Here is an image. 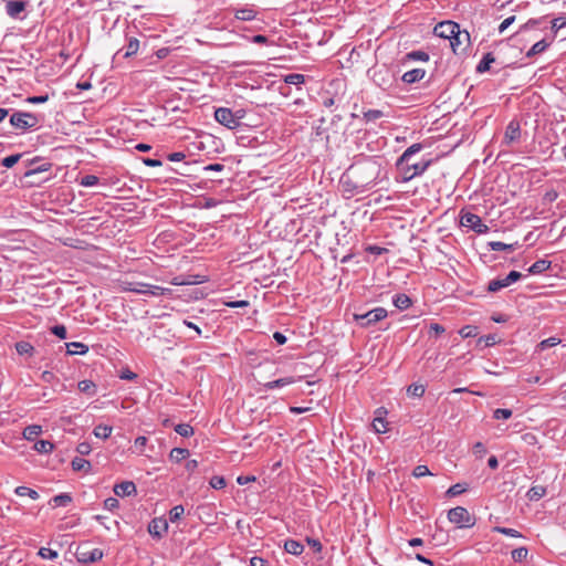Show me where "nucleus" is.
<instances>
[{"instance_id":"1","label":"nucleus","mask_w":566,"mask_h":566,"mask_svg":"<svg viewBox=\"0 0 566 566\" xmlns=\"http://www.w3.org/2000/svg\"><path fill=\"white\" fill-rule=\"evenodd\" d=\"M423 148L422 144L416 143L409 146L397 159L396 166L401 171V181L408 182L411 179L421 176L432 164L431 159L411 164V157Z\"/></svg>"},{"instance_id":"2","label":"nucleus","mask_w":566,"mask_h":566,"mask_svg":"<svg viewBox=\"0 0 566 566\" xmlns=\"http://www.w3.org/2000/svg\"><path fill=\"white\" fill-rule=\"evenodd\" d=\"M355 177V181L359 182L366 190L377 185L381 165L375 157H366L357 160L348 168Z\"/></svg>"},{"instance_id":"3","label":"nucleus","mask_w":566,"mask_h":566,"mask_svg":"<svg viewBox=\"0 0 566 566\" xmlns=\"http://www.w3.org/2000/svg\"><path fill=\"white\" fill-rule=\"evenodd\" d=\"M367 74L373 83L382 91H388L394 87L395 74L386 64L370 67Z\"/></svg>"},{"instance_id":"4","label":"nucleus","mask_w":566,"mask_h":566,"mask_svg":"<svg viewBox=\"0 0 566 566\" xmlns=\"http://www.w3.org/2000/svg\"><path fill=\"white\" fill-rule=\"evenodd\" d=\"M125 291L133 292L136 294H144L150 296H161L169 294L171 292L170 289L161 287L158 285H153L143 282H129L124 286Z\"/></svg>"},{"instance_id":"5","label":"nucleus","mask_w":566,"mask_h":566,"mask_svg":"<svg viewBox=\"0 0 566 566\" xmlns=\"http://www.w3.org/2000/svg\"><path fill=\"white\" fill-rule=\"evenodd\" d=\"M388 315V312L384 307H375L364 314L355 313L353 315L354 321L363 328L370 327L376 323L382 321Z\"/></svg>"},{"instance_id":"6","label":"nucleus","mask_w":566,"mask_h":566,"mask_svg":"<svg viewBox=\"0 0 566 566\" xmlns=\"http://www.w3.org/2000/svg\"><path fill=\"white\" fill-rule=\"evenodd\" d=\"M448 520L460 528H470L475 525V517L463 506H457L448 512Z\"/></svg>"},{"instance_id":"7","label":"nucleus","mask_w":566,"mask_h":566,"mask_svg":"<svg viewBox=\"0 0 566 566\" xmlns=\"http://www.w3.org/2000/svg\"><path fill=\"white\" fill-rule=\"evenodd\" d=\"M10 124L18 130L25 132L39 124L36 115L29 112H14L10 116Z\"/></svg>"},{"instance_id":"8","label":"nucleus","mask_w":566,"mask_h":566,"mask_svg":"<svg viewBox=\"0 0 566 566\" xmlns=\"http://www.w3.org/2000/svg\"><path fill=\"white\" fill-rule=\"evenodd\" d=\"M242 115H237L228 107H219L214 112V119L229 129H235L240 125Z\"/></svg>"},{"instance_id":"9","label":"nucleus","mask_w":566,"mask_h":566,"mask_svg":"<svg viewBox=\"0 0 566 566\" xmlns=\"http://www.w3.org/2000/svg\"><path fill=\"white\" fill-rule=\"evenodd\" d=\"M460 224L470 228L478 234L488 233L490 228L483 223L481 217L472 212H462L460 217Z\"/></svg>"},{"instance_id":"10","label":"nucleus","mask_w":566,"mask_h":566,"mask_svg":"<svg viewBox=\"0 0 566 566\" xmlns=\"http://www.w3.org/2000/svg\"><path fill=\"white\" fill-rule=\"evenodd\" d=\"M339 185L344 192L349 193L350 196L359 195L365 191V187H363L359 182L355 181V177L349 169H347L339 179Z\"/></svg>"},{"instance_id":"11","label":"nucleus","mask_w":566,"mask_h":566,"mask_svg":"<svg viewBox=\"0 0 566 566\" xmlns=\"http://www.w3.org/2000/svg\"><path fill=\"white\" fill-rule=\"evenodd\" d=\"M522 273L518 271H511L504 279H495L489 282L488 291L489 292H497L504 287L510 286L512 283L517 282L522 279Z\"/></svg>"},{"instance_id":"12","label":"nucleus","mask_w":566,"mask_h":566,"mask_svg":"<svg viewBox=\"0 0 566 566\" xmlns=\"http://www.w3.org/2000/svg\"><path fill=\"white\" fill-rule=\"evenodd\" d=\"M459 24L452 21H443L440 22L434 28V34L444 38V39H454L457 41V38H454V34L459 33Z\"/></svg>"},{"instance_id":"13","label":"nucleus","mask_w":566,"mask_h":566,"mask_svg":"<svg viewBox=\"0 0 566 566\" xmlns=\"http://www.w3.org/2000/svg\"><path fill=\"white\" fill-rule=\"evenodd\" d=\"M168 531V522L165 517H155L148 524V533L154 538H161Z\"/></svg>"},{"instance_id":"14","label":"nucleus","mask_w":566,"mask_h":566,"mask_svg":"<svg viewBox=\"0 0 566 566\" xmlns=\"http://www.w3.org/2000/svg\"><path fill=\"white\" fill-rule=\"evenodd\" d=\"M28 0L7 1L6 12L12 19H22L21 13L25 10Z\"/></svg>"},{"instance_id":"15","label":"nucleus","mask_w":566,"mask_h":566,"mask_svg":"<svg viewBox=\"0 0 566 566\" xmlns=\"http://www.w3.org/2000/svg\"><path fill=\"white\" fill-rule=\"evenodd\" d=\"M520 136H521L520 123L516 120H511L505 128L504 138L502 140V144L509 146L512 143L516 142L520 138Z\"/></svg>"},{"instance_id":"16","label":"nucleus","mask_w":566,"mask_h":566,"mask_svg":"<svg viewBox=\"0 0 566 566\" xmlns=\"http://www.w3.org/2000/svg\"><path fill=\"white\" fill-rule=\"evenodd\" d=\"M113 491L117 496L120 497L136 495L137 493L136 485L133 481H123L117 483L114 485Z\"/></svg>"},{"instance_id":"17","label":"nucleus","mask_w":566,"mask_h":566,"mask_svg":"<svg viewBox=\"0 0 566 566\" xmlns=\"http://www.w3.org/2000/svg\"><path fill=\"white\" fill-rule=\"evenodd\" d=\"M139 50V40L135 36L127 38V44L125 48L118 50L115 56L122 55L123 57H130L135 55Z\"/></svg>"},{"instance_id":"18","label":"nucleus","mask_w":566,"mask_h":566,"mask_svg":"<svg viewBox=\"0 0 566 566\" xmlns=\"http://www.w3.org/2000/svg\"><path fill=\"white\" fill-rule=\"evenodd\" d=\"M104 556V553L99 548H93L88 551H81L78 553V560L82 563H96L101 560Z\"/></svg>"},{"instance_id":"19","label":"nucleus","mask_w":566,"mask_h":566,"mask_svg":"<svg viewBox=\"0 0 566 566\" xmlns=\"http://www.w3.org/2000/svg\"><path fill=\"white\" fill-rule=\"evenodd\" d=\"M38 161H39V159L34 158L27 164L28 169L23 174L24 177H30V176L39 174V172L48 171L51 168L50 163H43L41 165H38Z\"/></svg>"},{"instance_id":"20","label":"nucleus","mask_w":566,"mask_h":566,"mask_svg":"<svg viewBox=\"0 0 566 566\" xmlns=\"http://www.w3.org/2000/svg\"><path fill=\"white\" fill-rule=\"evenodd\" d=\"M454 38H457V41L454 39H450L449 40L450 41V45H451L453 52L455 54H458L460 52H464L467 46H463L462 49H460V46L462 45L463 42H467V43L469 42V40H470L469 33L468 32H463L462 33L459 30V33L454 34Z\"/></svg>"},{"instance_id":"21","label":"nucleus","mask_w":566,"mask_h":566,"mask_svg":"<svg viewBox=\"0 0 566 566\" xmlns=\"http://www.w3.org/2000/svg\"><path fill=\"white\" fill-rule=\"evenodd\" d=\"M426 75V71L423 69H413L410 70L401 76V80L406 84H413L421 81Z\"/></svg>"},{"instance_id":"22","label":"nucleus","mask_w":566,"mask_h":566,"mask_svg":"<svg viewBox=\"0 0 566 566\" xmlns=\"http://www.w3.org/2000/svg\"><path fill=\"white\" fill-rule=\"evenodd\" d=\"M284 549L289 554L298 556V555H301L303 553L304 545L301 542H298V541L290 538V539L285 541Z\"/></svg>"},{"instance_id":"23","label":"nucleus","mask_w":566,"mask_h":566,"mask_svg":"<svg viewBox=\"0 0 566 566\" xmlns=\"http://www.w3.org/2000/svg\"><path fill=\"white\" fill-rule=\"evenodd\" d=\"M392 304L398 310L403 311V310H407V308H409L411 306L412 301H411V298L407 294L400 293V294H396L392 297Z\"/></svg>"},{"instance_id":"24","label":"nucleus","mask_w":566,"mask_h":566,"mask_svg":"<svg viewBox=\"0 0 566 566\" xmlns=\"http://www.w3.org/2000/svg\"><path fill=\"white\" fill-rule=\"evenodd\" d=\"M552 265V262L545 259L537 260L528 268V273L536 275L547 271Z\"/></svg>"},{"instance_id":"25","label":"nucleus","mask_w":566,"mask_h":566,"mask_svg":"<svg viewBox=\"0 0 566 566\" xmlns=\"http://www.w3.org/2000/svg\"><path fill=\"white\" fill-rule=\"evenodd\" d=\"M77 388L81 392L86 394L91 397L95 396L97 392V386L94 381L84 379L78 381Z\"/></svg>"},{"instance_id":"26","label":"nucleus","mask_w":566,"mask_h":566,"mask_svg":"<svg viewBox=\"0 0 566 566\" xmlns=\"http://www.w3.org/2000/svg\"><path fill=\"white\" fill-rule=\"evenodd\" d=\"M495 62V57L492 52H488L483 55L479 64L476 65L478 73H484L490 70L492 63Z\"/></svg>"},{"instance_id":"27","label":"nucleus","mask_w":566,"mask_h":566,"mask_svg":"<svg viewBox=\"0 0 566 566\" xmlns=\"http://www.w3.org/2000/svg\"><path fill=\"white\" fill-rule=\"evenodd\" d=\"M294 382H295L294 377H284V378H280V379L272 380V381L264 384V388L268 390H273L275 388L284 387V386H287V385H291Z\"/></svg>"},{"instance_id":"28","label":"nucleus","mask_w":566,"mask_h":566,"mask_svg":"<svg viewBox=\"0 0 566 566\" xmlns=\"http://www.w3.org/2000/svg\"><path fill=\"white\" fill-rule=\"evenodd\" d=\"M489 247H490V250H492V251H510V252H512L516 248H518L520 244H518V242L507 244V243H504L501 241H491V242H489Z\"/></svg>"},{"instance_id":"29","label":"nucleus","mask_w":566,"mask_h":566,"mask_svg":"<svg viewBox=\"0 0 566 566\" xmlns=\"http://www.w3.org/2000/svg\"><path fill=\"white\" fill-rule=\"evenodd\" d=\"M66 348L70 355H84L88 352V346L80 342L67 343Z\"/></svg>"},{"instance_id":"30","label":"nucleus","mask_w":566,"mask_h":566,"mask_svg":"<svg viewBox=\"0 0 566 566\" xmlns=\"http://www.w3.org/2000/svg\"><path fill=\"white\" fill-rule=\"evenodd\" d=\"M189 450L185 448H174L169 453V459L174 462H181L189 457Z\"/></svg>"},{"instance_id":"31","label":"nucleus","mask_w":566,"mask_h":566,"mask_svg":"<svg viewBox=\"0 0 566 566\" xmlns=\"http://www.w3.org/2000/svg\"><path fill=\"white\" fill-rule=\"evenodd\" d=\"M256 12L252 8H242L235 10L234 17L241 21H251L255 18Z\"/></svg>"},{"instance_id":"32","label":"nucleus","mask_w":566,"mask_h":566,"mask_svg":"<svg viewBox=\"0 0 566 566\" xmlns=\"http://www.w3.org/2000/svg\"><path fill=\"white\" fill-rule=\"evenodd\" d=\"M112 431H113V427L111 426H107V424H97L94 430H93V433L96 438H99V439H104L106 440L107 438H109V436L112 434Z\"/></svg>"},{"instance_id":"33","label":"nucleus","mask_w":566,"mask_h":566,"mask_svg":"<svg viewBox=\"0 0 566 566\" xmlns=\"http://www.w3.org/2000/svg\"><path fill=\"white\" fill-rule=\"evenodd\" d=\"M14 493L18 496H29L32 500H38L40 497L39 493L35 490L23 485L17 486Z\"/></svg>"},{"instance_id":"34","label":"nucleus","mask_w":566,"mask_h":566,"mask_svg":"<svg viewBox=\"0 0 566 566\" xmlns=\"http://www.w3.org/2000/svg\"><path fill=\"white\" fill-rule=\"evenodd\" d=\"M72 502V496L67 493H61L52 497L51 503L54 507L66 506Z\"/></svg>"},{"instance_id":"35","label":"nucleus","mask_w":566,"mask_h":566,"mask_svg":"<svg viewBox=\"0 0 566 566\" xmlns=\"http://www.w3.org/2000/svg\"><path fill=\"white\" fill-rule=\"evenodd\" d=\"M549 43L545 40L537 41L533 46L527 51L526 56L532 57L536 54L544 52L548 48Z\"/></svg>"},{"instance_id":"36","label":"nucleus","mask_w":566,"mask_h":566,"mask_svg":"<svg viewBox=\"0 0 566 566\" xmlns=\"http://www.w3.org/2000/svg\"><path fill=\"white\" fill-rule=\"evenodd\" d=\"M72 469L74 471H88L91 468V463L84 458L75 457L72 460Z\"/></svg>"},{"instance_id":"37","label":"nucleus","mask_w":566,"mask_h":566,"mask_svg":"<svg viewBox=\"0 0 566 566\" xmlns=\"http://www.w3.org/2000/svg\"><path fill=\"white\" fill-rule=\"evenodd\" d=\"M546 494V489L544 486L537 485L533 486L527 492V497L531 501H538Z\"/></svg>"},{"instance_id":"38","label":"nucleus","mask_w":566,"mask_h":566,"mask_svg":"<svg viewBox=\"0 0 566 566\" xmlns=\"http://www.w3.org/2000/svg\"><path fill=\"white\" fill-rule=\"evenodd\" d=\"M284 82L290 85H301L305 83V75L300 73H290L285 75Z\"/></svg>"},{"instance_id":"39","label":"nucleus","mask_w":566,"mask_h":566,"mask_svg":"<svg viewBox=\"0 0 566 566\" xmlns=\"http://www.w3.org/2000/svg\"><path fill=\"white\" fill-rule=\"evenodd\" d=\"M54 446L48 440H39L34 443V449L40 453H50Z\"/></svg>"},{"instance_id":"40","label":"nucleus","mask_w":566,"mask_h":566,"mask_svg":"<svg viewBox=\"0 0 566 566\" xmlns=\"http://www.w3.org/2000/svg\"><path fill=\"white\" fill-rule=\"evenodd\" d=\"M512 559L516 563H521L527 558L528 549L526 547H518L512 551Z\"/></svg>"},{"instance_id":"41","label":"nucleus","mask_w":566,"mask_h":566,"mask_svg":"<svg viewBox=\"0 0 566 566\" xmlns=\"http://www.w3.org/2000/svg\"><path fill=\"white\" fill-rule=\"evenodd\" d=\"M15 350L19 355H31L34 347L30 343L22 340L15 344Z\"/></svg>"},{"instance_id":"42","label":"nucleus","mask_w":566,"mask_h":566,"mask_svg":"<svg viewBox=\"0 0 566 566\" xmlns=\"http://www.w3.org/2000/svg\"><path fill=\"white\" fill-rule=\"evenodd\" d=\"M492 531L495 533H500V534L510 536V537H516V538L522 537V534L514 528H509V527H504V526H494Z\"/></svg>"},{"instance_id":"43","label":"nucleus","mask_w":566,"mask_h":566,"mask_svg":"<svg viewBox=\"0 0 566 566\" xmlns=\"http://www.w3.org/2000/svg\"><path fill=\"white\" fill-rule=\"evenodd\" d=\"M175 431L181 437L188 438L193 434V428L188 423H179L175 427Z\"/></svg>"},{"instance_id":"44","label":"nucleus","mask_w":566,"mask_h":566,"mask_svg":"<svg viewBox=\"0 0 566 566\" xmlns=\"http://www.w3.org/2000/svg\"><path fill=\"white\" fill-rule=\"evenodd\" d=\"M424 386L419 384H412L408 387L407 392L409 396L421 398L424 395Z\"/></svg>"},{"instance_id":"45","label":"nucleus","mask_w":566,"mask_h":566,"mask_svg":"<svg viewBox=\"0 0 566 566\" xmlns=\"http://www.w3.org/2000/svg\"><path fill=\"white\" fill-rule=\"evenodd\" d=\"M373 428L376 433H385L387 431V422L382 417L378 416L373 421Z\"/></svg>"},{"instance_id":"46","label":"nucleus","mask_w":566,"mask_h":566,"mask_svg":"<svg viewBox=\"0 0 566 566\" xmlns=\"http://www.w3.org/2000/svg\"><path fill=\"white\" fill-rule=\"evenodd\" d=\"M467 491V484L464 483H455L449 488L447 491L448 496H458Z\"/></svg>"},{"instance_id":"47","label":"nucleus","mask_w":566,"mask_h":566,"mask_svg":"<svg viewBox=\"0 0 566 566\" xmlns=\"http://www.w3.org/2000/svg\"><path fill=\"white\" fill-rule=\"evenodd\" d=\"M459 334L462 338L475 337L478 335V327L465 325L459 331Z\"/></svg>"},{"instance_id":"48","label":"nucleus","mask_w":566,"mask_h":566,"mask_svg":"<svg viewBox=\"0 0 566 566\" xmlns=\"http://www.w3.org/2000/svg\"><path fill=\"white\" fill-rule=\"evenodd\" d=\"M99 179L95 175H85L81 178L80 185L83 187H93L98 184Z\"/></svg>"},{"instance_id":"49","label":"nucleus","mask_w":566,"mask_h":566,"mask_svg":"<svg viewBox=\"0 0 566 566\" xmlns=\"http://www.w3.org/2000/svg\"><path fill=\"white\" fill-rule=\"evenodd\" d=\"M185 513V509L182 505H175L170 511H169V520L170 522L175 523L177 522L181 515Z\"/></svg>"},{"instance_id":"50","label":"nucleus","mask_w":566,"mask_h":566,"mask_svg":"<svg viewBox=\"0 0 566 566\" xmlns=\"http://www.w3.org/2000/svg\"><path fill=\"white\" fill-rule=\"evenodd\" d=\"M384 116L380 109H368L364 113V119L366 122H375Z\"/></svg>"},{"instance_id":"51","label":"nucleus","mask_w":566,"mask_h":566,"mask_svg":"<svg viewBox=\"0 0 566 566\" xmlns=\"http://www.w3.org/2000/svg\"><path fill=\"white\" fill-rule=\"evenodd\" d=\"M39 556L42 557L43 559H55L57 558L59 554L56 551H53L51 548H48V547H41L39 549Z\"/></svg>"},{"instance_id":"52","label":"nucleus","mask_w":566,"mask_h":566,"mask_svg":"<svg viewBox=\"0 0 566 566\" xmlns=\"http://www.w3.org/2000/svg\"><path fill=\"white\" fill-rule=\"evenodd\" d=\"M21 157V154L10 155L2 159L1 165L6 168H11L20 160Z\"/></svg>"},{"instance_id":"53","label":"nucleus","mask_w":566,"mask_h":566,"mask_svg":"<svg viewBox=\"0 0 566 566\" xmlns=\"http://www.w3.org/2000/svg\"><path fill=\"white\" fill-rule=\"evenodd\" d=\"M512 417V410L511 409H505V408H497L493 411V418L494 419H503V420H506V419H510Z\"/></svg>"},{"instance_id":"54","label":"nucleus","mask_w":566,"mask_h":566,"mask_svg":"<svg viewBox=\"0 0 566 566\" xmlns=\"http://www.w3.org/2000/svg\"><path fill=\"white\" fill-rule=\"evenodd\" d=\"M412 475L415 478H422V476H427V475H432V473L430 472V470L427 465L419 464L413 469Z\"/></svg>"},{"instance_id":"55","label":"nucleus","mask_w":566,"mask_h":566,"mask_svg":"<svg viewBox=\"0 0 566 566\" xmlns=\"http://www.w3.org/2000/svg\"><path fill=\"white\" fill-rule=\"evenodd\" d=\"M40 432H41L40 426H29L24 429L23 434L28 440H32L35 436L40 434Z\"/></svg>"},{"instance_id":"56","label":"nucleus","mask_w":566,"mask_h":566,"mask_svg":"<svg viewBox=\"0 0 566 566\" xmlns=\"http://www.w3.org/2000/svg\"><path fill=\"white\" fill-rule=\"evenodd\" d=\"M407 57L415 61H428L429 54L423 51H412L407 54Z\"/></svg>"},{"instance_id":"57","label":"nucleus","mask_w":566,"mask_h":566,"mask_svg":"<svg viewBox=\"0 0 566 566\" xmlns=\"http://www.w3.org/2000/svg\"><path fill=\"white\" fill-rule=\"evenodd\" d=\"M209 484L211 488H213L216 490H220L226 486V480L223 476L214 475L210 479Z\"/></svg>"},{"instance_id":"58","label":"nucleus","mask_w":566,"mask_h":566,"mask_svg":"<svg viewBox=\"0 0 566 566\" xmlns=\"http://www.w3.org/2000/svg\"><path fill=\"white\" fill-rule=\"evenodd\" d=\"M559 343H560L559 338L549 337V338L542 340L538 346L541 347V349H546L549 347H554V346L558 345Z\"/></svg>"},{"instance_id":"59","label":"nucleus","mask_w":566,"mask_h":566,"mask_svg":"<svg viewBox=\"0 0 566 566\" xmlns=\"http://www.w3.org/2000/svg\"><path fill=\"white\" fill-rule=\"evenodd\" d=\"M51 333L61 339L66 338V327L64 325H55L51 327Z\"/></svg>"},{"instance_id":"60","label":"nucleus","mask_w":566,"mask_h":566,"mask_svg":"<svg viewBox=\"0 0 566 566\" xmlns=\"http://www.w3.org/2000/svg\"><path fill=\"white\" fill-rule=\"evenodd\" d=\"M365 251L367 253H370V254H375V255H381L384 253H387L388 252V249L386 248H382V247H378V245H367L365 248Z\"/></svg>"},{"instance_id":"61","label":"nucleus","mask_w":566,"mask_h":566,"mask_svg":"<svg viewBox=\"0 0 566 566\" xmlns=\"http://www.w3.org/2000/svg\"><path fill=\"white\" fill-rule=\"evenodd\" d=\"M566 27V18L558 17L552 21V30L556 33L558 30Z\"/></svg>"},{"instance_id":"62","label":"nucleus","mask_w":566,"mask_h":566,"mask_svg":"<svg viewBox=\"0 0 566 566\" xmlns=\"http://www.w3.org/2000/svg\"><path fill=\"white\" fill-rule=\"evenodd\" d=\"M119 507V502L116 497H107L104 501V509L108 511H114Z\"/></svg>"},{"instance_id":"63","label":"nucleus","mask_w":566,"mask_h":566,"mask_svg":"<svg viewBox=\"0 0 566 566\" xmlns=\"http://www.w3.org/2000/svg\"><path fill=\"white\" fill-rule=\"evenodd\" d=\"M306 542H307V544L311 546V548L315 553H321L322 552L323 546H322V543L318 539L312 538V537H307Z\"/></svg>"},{"instance_id":"64","label":"nucleus","mask_w":566,"mask_h":566,"mask_svg":"<svg viewBox=\"0 0 566 566\" xmlns=\"http://www.w3.org/2000/svg\"><path fill=\"white\" fill-rule=\"evenodd\" d=\"M76 451L81 454V455H87L91 453L92 451V448H91V444L88 442H81L77 444L76 447Z\"/></svg>"}]
</instances>
